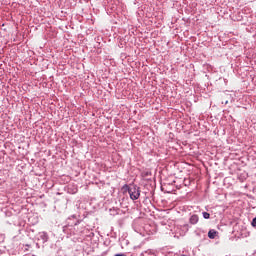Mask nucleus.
Masks as SVG:
<instances>
[{"label": "nucleus", "mask_w": 256, "mask_h": 256, "mask_svg": "<svg viewBox=\"0 0 256 256\" xmlns=\"http://www.w3.org/2000/svg\"><path fill=\"white\" fill-rule=\"evenodd\" d=\"M125 187L128 189V193L132 201H137V199L141 197V188H139L137 185L130 187L128 185H125Z\"/></svg>", "instance_id": "1"}, {"label": "nucleus", "mask_w": 256, "mask_h": 256, "mask_svg": "<svg viewBox=\"0 0 256 256\" xmlns=\"http://www.w3.org/2000/svg\"><path fill=\"white\" fill-rule=\"evenodd\" d=\"M77 225H79V221H76L74 225L68 224L64 226V233H70V235H79V233H82V231L77 228Z\"/></svg>", "instance_id": "2"}, {"label": "nucleus", "mask_w": 256, "mask_h": 256, "mask_svg": "<svg viewBox=\"0 0 256 256\" xmlns=\"http://www.w3.org/2000/svg\"><path fill=\"white\" fill-rule=\"evenodd\" d=\"M37 240L41 241L42 243H47V241H49V234H47V232H39L37 235Z\"/></svg>", "instance_id": "3"}, {"label": "nucleus", "mask_w": 256, "mask_h": 256, "mask_svg": "<svg viewBox=\"0 0 256 256\" xmlns=\"http://www.w3.org/2000/svg\"><path fill=\"white\" fill-rule=\"evenodd\" d=\"M189 223L191 225H197V223H199V216L196 214H193L190 219H189Z\"/></svg>", "instance_id": "4"}, {"label": "nucleus", "mask_w": 256, "mask_h": 256, "mask_svg": "<svg viewBox=\"0 0 256 256\" xmlns=\"http://www.w3.org/2000/svg\"><path fill=\"white\" fill-rule=\"evenodd\" d=\"M208 237H209V239H215V237H217V231H215V230H210V231L208 232Z\"/></svg>", "instance_id": "5"}, {"label": "nucleus", "mask_w": 256, "mask_h": 256, "mask_svg": "<svg viewBox=\"0 0 256 256\" xmlns=\"http://www.w3.org/2000/svg\"><path fill=\"white\" fill-rule=\"evenodd\" d=\"M145 255L155 256V252H154V250H147V251L145 252Z\"/></svg>", "instance_id": "6"}, {"label": "nucleus", "mask_w": 256, "mask_h": 256, "mask_svg": "<svg viewBox=\"0 0 256 256\" xmlns=\"http://www.w3.org/2000/svg\"><path fill=\"white\" fill-rule=\"evenodd\" d=\"M202 215L204 219H209L211 217V214H209L208 212H203Z\"/></svg>", "instance_id": "7"}, {"label": "nucleus", "mask_w": 256, "mask_h": 256, "mask_svg": "<svg viewBox=\"0 0 256 256\" xmlns=\"http://www.w3.org/2000/svg\"><path fill=\"white\" fill-rule=\"evenodd\" d=\"M251 225L256 229V217L252 219Z\"/></svg>", "instance_id": "8"}]
</instances>
